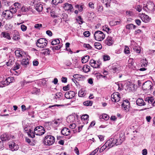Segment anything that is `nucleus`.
Segmentation results:
<instances>
[{
	"label": "nucleus",
	"instance_id": "1",
	"mask_svg": "<svg viewBox=\"0 0 155 155\" xmlns=\"http://www.w3.org/2000/svg\"><path fill=\"white\" fill-rule=\"evenodd\" d=\"M111 144L113 147L115 145L117 146L120 145L125 140V136L122 134L115 137L114 138H111L109 139Z\"/></svg>",
	"mask_w": 155,
	"mask_h": 155
},
{
	"label": "nucleus",
	"instance_id": "2",
	"mask_svg": "<svg viewBox=\"0 0 155 155\" xmlns=\"http://www.w3.org/2000/svg\"><path fill=\"white\" fill-rule=\"evenodd\" d=\"M55 141L54 137L51 135L45 136L44 139V143L46 145L50 146L53 144Z\"/></svg>",
	"mask_w": 155,
	"mask_h": 155
},
{
	"label": "nucleus",
	"instance_id": "3",
	"mask_svg": "<svg viewBox=\"0 0 155 155\" xmlns=\"http://www.w3.org/2000/svg\"><path fill=\"white\" fill-rule=\"evenodd\" d=\"M142 88L143 90L147 92H149L153 89V84L151 81H148L145 82L142 86Z\"/></svg>",
	"mask_w": 155,
	"mask_h": 155
},
{
	"label": "nucleus",
	"instance_id": "4",
	"mask_svg": "<svg viewBox=\"0 0 155 155\" xmlns=\"http://www.w3.org/2000/svg\"><path fill=\"white\" fill-rule=\"evenodd\" d=\"M47 41L45 38H41L38 39L36 42L37 46L41 48L45 47L47 45Z\"/></svg>",
	"mask_w": 155,
	"mask_h": 155
},
{
	"label": "nucleus",
	"instance_id": "5",
	"mask_svg": "<svg viewBox=\"0 0 155 155\" xmlns=\"http://www.w3.org/2000/svg\"><path fill=\"white\" fill-rule=\"evenodd\" d=\"M94 37L96 40L99 41L103 40L105 36L104 34L102 31H97L95 32Z\"/></svg>",
	"mask_w": 155,
	"mask_h": 155
},
{
	"label": "nucleus",
	"instance_id": "6",
	"mask_svg": "<svg viewBox=\"0 0 155 155\" xmlns=\"http://www.w3.org/2000/svg\"><path fill=\"white\" fill-rule=\"evenodd\" d=\"M35 134L37 135H41L45 132V130L44 127L41 126L36 127L34 130Z\"/></svg>",
	"mask_w": 155,
	"mask_h": 155
},
{
	"label": "nucleus",
	"instance_id": "7",
	"mask_svg": "<svg viewBox=\"0 0 155 155\" xmlns=\"http://www.w3.org/2000/svg\"><path fill=\"white\" fill-rule=\"evenodd\" d=\"M111 98L112 101L114 102H118L120 99V94L118 92H115L111 95Z\"/></svg>",
	"mask_w": 155,
	"mask_h": 155
},
{
	"label": "nucleus",
	"instance_id": "8",
	"mask_svg": "<svg viewBox=\"0 0 155 155\" xmlns=\"http://www.w3.org/2000/svg\"><path fill=\"white\" fill-rule=\"evenodd\" d=\"M112 147V145L111 144V143L109 140L105 143L101 148L99 150V152L101 153L104 151L107 147H108L107 150H108L109 148Z\"/></svg>",
	"mask_w": 155,
	"mask_h": 155
},
{
	"label": "nucleus",
	"instance_id": "9",
	"mask_svg": "<svg viewBox=\"0 0 155 155\" xmlns=\"http://www.w3.org/2000/svg\"><path fill=\"white\" fill-rule=\"evenodd\" d=\"M154 4L152 2H150V4L149 3H148V5L144 6L143 8V10L148 12L150 11L154 10Z\"/></svg>",
	"mask_w": 155,
	"mask_h": 155
},
{
	"label": "nucleus",
	"instance_id": "10",
	"mask_svg": "<svg viewBox=\"0 0 155 155\" xmlns=\"http://www.w3.org/2000/svg\"><path fill=\"white\" fill-rule=\"evenodd\" d=\"M63 8L65 10L67 11L69 13L73 10V8L72 5L67 3H66L64 5Z\"/></svg>",
	"mask_w": 155,
	"mask_h": 155
},
{
	"label": "nucleus",
	"instance_id": "11",
	"mask_svg": "<svg viewBox=\"0 0 155 155\" xmlns=\"http://www.w3.org/2000/svg\"><path fill=\"white\" fill-rule=\"evenodd\" d=\"M111 70L114 73L119 72L121 70L120 66L117 64H113L111 66Z\"/></svg>",
	"mask_w": 155,
	"mask_h": 155
},
{
	"label": "nucleus",
	"instance_id": "12",
	"mask_svg": "<svg viewBox=\"0 0 155 155\" xmlns=\"http://www.w3.org/2000/svg\"><path fill=\"white\" fill-rule=\"evenodd\" d=\"M75 95V93L73 91H69L65 94V97L67 99H71L73 98Z\"/></svg>",
	"mask_w": 155,
	"mask_h": 155
},
{
	"label": "nucleus",
	"instance_id": "13",
	"mask_svg": "<svg viewBox=\"0 0 155 155\" xmlns=\"http://www.w3.org/2000/svg\"><path fill=\"white\" fill-rule=\"evenodd\" d=\"M12 137V136L10 134H4L1 136V139L2 141H3L9 140Z\"/></svg>",
	"mask_w": 155,
	"mask_h": 155
},
{
	"label": "nucleus",
	"instance_id": "14",
	"mask_svg": "<svg viewBox=\"0 0 155 155\" xmlns=\"http://www.w3.org/2000/svg\"><path fill=\"white\" fill-rule=\"evenodd\" d=\"M114 43L112 37L108 36L105 41V43L108 46L111 45Z\"/></svg>",
	"mask_w": 155,
	"mask_h": 155
},
{
	"label": "nucleus",
	"instance_id": "15",
	"mask_svg": "<svg viewBox=\"0 0 155 155\" xmlns=\"http://www.w3.org/2000/svg\"><path fill=\"white\" fill-rule=\"evenodd\" d=\"M2 15L8 18H12L13 17V15L10 10H6L3 12Z\"/></svg>",
	"mask_w": 155,
	"mask_h": 155
},
{
	"label": "nucleus",
	"instance_id": "16",
	"mask_svg": "<svg viewBox=\"0 0 155 155\" xmlns=\"http://www.w3.org/2000/svg\"><path fill=\"white\" fill-rule=\"evenodd\" d=\"M121 105L124 110H126L130 107V103L128 100H124Z\"/></svg>",
	"mask_w": 155,
	"mask_h": 155
},
{
	"label": "nucleus",
	"instance_id": "17",
	"mask_svg": "<svg viewBox=\"0 0 155 155\" xmlns=\"http://www.w3.org/2000/svg\"><path fill=\"white\" fill-rule=\"evenodd\" d=\"M141 19L145 23H148L150 21V18L147 15L143 14L141 17Z\"/></svg>",
	"mask_w": 155,
	"mask_h": 155
},
{
	"label": "nucleus",
	"instance_id": "18",
	"mask_svg": "<svg viewBox=\"0 0 155 155\" xmlns=\"http://www.w3.org/2000/svg\"><path fill=\"white\" fill-rule=\"evenodd\" d=\"M70 132V130L66 127L64 128L61 131L62 134L65 136H68L69 135Z\"/></svg>",
	"mask_w": 155,
	"mask_h": 155
},
{
	"label": "nucleus",
	"instance_id": "19",
	"mask_svg": "<svg viewBox=\"0 0 155 155\" xmlns=\"http://www.w3.org/2000/svg\"><path fill=\"white\" fill-rule=\"evenodd\" d=\"M15 54L16 56L18 57H23L24 54L25 55V53L20 50H16L15 51Z\"/></svg>",
	"mask_w": 155,
	"mask_h": 155
},
{
	"label": "nucleus",
	"instance_id": "20",
	"mask_svg": "<svg viewBox=\"0 0 155 155\" xmlns=\"http://www.w3.org/2000/svg\"><path fill=\"white\" fill-rule=\"evenodd\" d=\"M137 104L139 106H142L146 104L143 99L141 98H138L136 101Z\"/></svg>",
	"mask_w": 155,
	"mask_h": 155
},
{
	"label": "nucleus",
	"instance_id": "21",
	"mask_svg": "<svg viewBox=\"0 0 155 155\" xmlns=\"http://www.w3.org/2000/svg\"><path fill=\"white\" fill-rule=\"evenodd\" d=\"M14 34L13 35V39L15 40H17L19 39L20 38L19 37V34L18 32L16 30L14 31Z\"/></svg>",
	"mask_w": 155,
	"mask_h": 155
},
{
	"label": "nucleus",
	"instance_id": "22",
	"mask_svg": "<svg viewBox=\"0 0 155 155\" xmlns=\"http://www.w3.org/2000/svg\"><path fill=\"white\" fill-rule=\"evenodd\" d=\"M28 57V56H26V57H25V58H23L21 62V64L23 65H27L28 64L29 59Z\"/></svg>",
	"mask_w": 155,
	"mask_h": 155
},
{
	"label": "nucleus",
	"instance_id": "23",
	"mask_svg": "<svg viewBox=\"0 0 155 155\" xmlns=\"http://www.w3.org/2000/svg\"><path fill=\"white\" fill-rule=\"evenodd\" d=\"M36 9L38 12H40L43 9V5H42L40 3H38L36 4V6H35Z\"/></svg>",
	"mask_w": 155,
	"mask_h": 155
},
{
	"label": "nucleus",
	"instance_id": "24",
	"mask_svg": "<svg viewBox=\"0 0 155 155\" xmlns=\"http://www.w3.org/2000/svg\"><path fill=\"white\" fill-rule=\"evenodd\" d=\"M23 126L25 131L28 134V135L31 134L32 131H33L32 130L29 129V130H28L29 127L28 126H25L24 125H23Z\"/></svg>",
	"mask_w": 155,
	"mask_h": 155
},
{
	"label": "nucleus",
	"instance_id": "25",
	"mask_svg": "<svg viewBox=\"0 0 155 155\" xmlns=\"http://www.w3.org/2000/svg\"><path fill=\"white\" fill-rule=\"evenodd\" d=\"M1 35L3 37L6 38L8 40H10L11 39L9 34L7 32H2L1 34Z\"/></svg>",
	"mask_w": 155,
	"mask_h": 155
},
{
	"label": "nucleus",
	"instance_id": "26",
	"mask_svg": "<svg viewBox=\"0 0 155 155\" xmlns=\"http://www.w3.org/2000/svg\"><path fill=\"white\" fill-rule=\"evenodd\" d=\"M86 91L81 89L79 91L78 96L81 97H84L86 95Z\"/></svg>",
	"mask_w": 155,
	"mask_h": 155
},
{
	"label": "nucleus",
	"instance_id": "27",
	"mask_svg": "<svg viewBox=\"0 0 155 155\" xmlns=\"http://www.w3.org/2000/svg\"><path fill=\"white\" fill-rule=\"evenodd\" d=\"M101 2L104 4L106 7H107L110 6V4L111 2V0H101Z\"/></svg>",
	"mask_w": 155,
	"mask_h": 155
},
{
	"label": "nucleus",
	"instance_id": "28",
	"mask_svg": "<svg viewBox=\"0 0 155 155\" xmlns=\"http://www.w3.org/2000/svg\"><path fill=\"white\" fill-rule=\"evenodd\" d=\"M89 58V57L88 55H86L84 57L82 58L81 61L83 63H86Z\"/></svg>",
	"mask_w": 155,
	"mask_h": 155
},
{
	"label": "nucleus",
	"instance_id": "29",
	"mask_svg": "<svg viewBox=\"0 0 155 155\" xmlns=\"http://www.w3.org/2000/svg\"><path fill=\"white\" fill-rule=\"evenodd\" d=\"M83 70L84 72L87 73L90 70V67L87 65H84L83 66Z\"/></svg>",
	"mask_w": 155,
	"mask_h": 155
},
{
	"label": "nucleus",
	"instance_id": "30",
	"mask_svg": "<svg viewBox=\"0 0 155 155\" xmlns=\"http://www.w3.org/2000/svg\"><path fill=\"white\" fill-rule=\"evenodd\" d=\"M145 101H147L149 104H152H152L153 103L154 100L152 97H146L145 99Z\"/></svg>",
	"mask_w": 155,
	"mask_h": 155
},
{
	"label": "nucleus",
	"instance_id": "31",
	"mask_svg": "<svg viewBox=\"0 0 155 155\" xmlns=\"http://www.w3.org/2000/svg\"><path fill=\"white\" fill-rule=\"evenodd\" d=\"M103 30L106 31L108 34L110 33L111 32L110 29L108 27V26L107 25H105L103 27Z\"/></svg>",
	"mask_w": 155,
	"mask_h": 155
},
{
	"label": "nucleus",
	"instance_id": "32",
	"mask_svg": "<svg viewBox=\"0 0 155 155\" xmlns=\"http://www.w3.org/2000/svg\"><path fill=\"white\" fill-rule=\"evenodd\" d=\"M63 0H52V3L55 5H57L59 3L63 2Z\"/></svg>",
	"mask_w": 155,
	"mask_h": 155
},
{
	"label": "nucleus",
	"instance_id": "33",
	"mask_svg": "<svg viewBox=\"0 0 155 155\" xmlns=\"http://www.w3.org/2000/svg\"><path fill=\"white\" fill-rule=\"evenodd\" d=\"M84 105L86 106H91L92 104V102L91 101H87L83 102Z\"/></svg>",
	"mask_w": 155,
	"mask_h": 155
},
{
	"label": "nucleus",
	"instance_id": "34",
	"mask_svg": "<svg viewBox=\"0 0 155 155\" xmlns=\"http://www.w3.org/2000/svg\"><path fill=\"white\" fill-rule=\"evenodd\" d=\"M147 61L146 59H142L141 60V64L142 66L146 67L147 65Z\"/></svg>",
	"mask_w": 155,
	"mask_h": 155
},
{
	"label": "nucleus",
	"instance_id": "35",
	"mask_svg": "<svg viewBox=\"0 0 155 155\" xmlns=\"http://www.w3.org/2000/svg\"><path fill=\"white\" fill-rule=\"evenodd\" d=\"M62 94L61 93L59 92L55 94L54 96V98L57 99L60 98L62 96Z\"/></svg>",
	"mask_w": 155,
	"mask_h": 155
},
{
	"label": "nucleus",
	"instance_id": "36",
	"mask_svg": "<svg viewBox=\"0 0 155 155\" xmlns=\"http://www.w3.org/2000/svg\"><path fill=\"white\" fill-rule=\"evenodd\" d=\"M94 46L95 48L98 49H100L102 48L101 44L99 43H95Z\"/></svg>",
	"mask_w": 155,
	"mask_h": 155
},
{
	"label": "nucleus",
	"instance_id": "37",
	"mask_svg": "<svg viewBox=\"0 0 155 155\" xmlns=\"http://www.w3.org/2000/svg\"><path fill=\"white\" fill-rule=\"evenodd\" d=\"M60 43V40L58 39H54L51 42V44L52 45H54L58 44Z\"/></svg>",
	"mask_w": 155,
	"mask_h": 155
},
{
	"label": "nucleus",
	"instance_id": "38",
	"mask_svg": "<svg viewBox=\"0 0 155 155\" xmlns=\"http://www.w3.org/2000/svg\"><path fill=\"white\" fill-rule=\"evenodd\" d=\"M20 68V65L18 63L16 62L15 65H14V67L13 68V70L14 71H15L16 70Z\"/></svg>",
	"mask_w": 155,
	"mask_h": 155
},
{
	"label": "nucleus",
	"instance_id": "39",
	"mask_svg": "<svg viewBox=\"0 0 155 155\" xmlns=\"http://www.w3.org/2000/svg\"><path fill=\"white\" fill-rule=\"evenodd\" d=\"M61 119H58L56 120H55L54 121V123L57 126H58L61 122Z\"/></svg>",
	"mask_w": 155,
	"mask_h": 155
},
{
	"label": "nucleus",
	"instance_id": "40",
	"mask_svg": "<svg viewBox=\"0 0 155 155\" xmlns=\"http://www.w3.org/2000/svg\"><path fill=\"white\" fill-rule=\"evenodd\" d=\"M50 14L51 17L53 18H55L57 17V15L53 11H51L50 12Z\"/></svg>",
	"mask_w": 155,
	"mask_h": 155
},
{
	"label": "nucleus",
	"instance_id": "41",
	"mask_svg": "<svg viewBox=\"0 0 155 155\" xmlns=\"http://www.w3.org/2000/svg\"><path fill=\"white\" fill-rule=\"evenodd\" d=\"M10 11L13 15V14L17 12V8H14L13 7H11L10 8Z\"/></svg>",
	"mask_w": 155,
	"mask_h": 155
},
{
	"label": "nucleus",
	"instance_id": "42",
	"mask_svg": "<svg viewBox=\"0 0 155 155\" xmlns=\"http://www.w3.org/2000/svg\"><path fill=\"white\" fill-rule=\"evenodd\" d=\"M124 52L126 54H128L130 53V49L126 45L125 46Z\"/></svg>",
	"mask_w": 155,
	"mask_h": 155
},
{
	"label": "nucleus",
	"instance_id": "43",
	"mask_svg": "<svg viewBox=\"0 0 155 155\" xmlns=\"http://www.w3.org/2000/svg\"><path fill=\"white\" fill-rule=\"evenodd\" d=\"M42 25L40 24H36L34 26L35 28L38 29H40V28H42Z\"/></svg>",
	"mask_w": 155,
	"mask_h": 155
},
{
	"label": "nucleus",
	"instance_id": "44",
	"mask_svg": "<svg viewBox=\"0 0 155 155\" xmlns=\"http://www.w3.org/2000/svg\"><path fill=\"white\" fill-rule=\"evenodd\" d=\"M89 117V116L87 114H85L84 115H83L81 117V119L82 120H87V119Z\"/></svg>",
	"mask_w": 155,
	"mask_h": 155
},
{
	"label": "nucleus",
	"instance_id": "45",
	"mask_svg": "<svg viewBox=\"0 0 155 155\" xmlns=\"http://www.w3.org/2000/svg\"><path fill=\"white\" fill-rule=\"evenodd\" d=\"M134 50L136 51L137 53H140L141 51V49L139 47H135L133 48Z\"/></svg>",
	"mask_w": 155,
	"mask_h": 155
},
{
	"label": "nucleus",
	"instance_id": "46",
	"mask_svg": "<svg viewBox=\"0 0 155 155\" xmlns=\"http://www.w3.org/2000/svg\"><path fill=\"white\" fill-rule=\"evenodd\" d=\"M94 65V67H92L94 68H99L100 67V65L101 64V63L99 62L98 61H95V63Z\"/></svg>",
	"mask_w": 155,
	"mask_h": 155
},
{
	"label": "nucleus",
	"instance_id": "47",
	"mask_svg": "<svg viewBox=\"0 0 155 155\" xmlns=\"http://www.w3.org/2000/svg\"><path fill=\"white\" fill-rule=\"evenodd\" d=\"M14 8H17V10L21 7V5L20 3H15L14 4Z\"/></svg>",
	"mask_w": 155,
	"mask_h": 155
},
{
	"label": "nucleus",
	"instance_id": "48",
	"mask_svg": "<svg viewBox=\"0 0 155 155\" xmlns=\"http://www.w3.org/2000/svg\"><path fill=\"white\" fill-rule=\"evenodd\" d=\"M7 79L9 84L13 82L14 81V79L13 77H9L7 78Z\"/></svg>",
	"mask_w": 155,
	"mask_h": 155
},
{
	"label": "nucleus",
	"instance_id": "49",
	"mask_svg": "<svg viewBox=\"0 0 155 155\" xmlns=\"http://www.w3.org/2000/svg\"><path fill=\"white\" fill-rule=\"evenodd\" d=\"M61 46H60V45H57L56 46H53L52 47V49L53 50H58L61 48Z\"/></svg>",
	"mask_w": 155,
	"mask_h": 155
},
{
	"label": "nucleus",
	"instance_id": "50",
	"mask_svg": "<svg viewBox=\"0 0 155 155\" xmlns=\"http://www.w3.org/2000/svg\"><path fill=\"white\" fill-rule=\"evenodd\" d=\"M102 118L105 120H108L109 118V117L106 114H104L102 115Z\"/></svg>",
	"mask_w": 155,
	"mask_h": 155
},
{
	"label": "nucleus",
	"instance_id": "51",
	"mask_svg": "<svg viewBox=\"0 0 155 155\" xmlns=\"http://www.w3.org/2000/svg\"><path fill=\"white\" fill-rule=\"evenodd\" d=\"M45 50V51L42 52V54H50V51L49 49H46Z\"/></svg>",
	"mask_w": 155,
	"mask_h": 155
},
{
	"label": "nucleus",
	"instance_id": "52",
	"mask_svg": "<svg viewBox=\"0 0 155 155\" xmlns=\"http://www.w3.org/2000/svg\"><path fill=\"white\" fill-rule=\"evenodd\" d=\"M15 143L14 142H12L9 145V148L11 149L12 151H13V147L15 145Z\"/></svg>",
	"mask_w": 155,
	"mask_h": 155
},
{
	"label": "nucleus",
	"instance_id": "53",
	"mask_svg": "<svg viewBox=\"0 0 155 155\" xmlns=\"http://www.w3.org/2000/svg\"><path fill=\"white\" fill-rule=\"evenodd\" d=\"M21 28L22 31H25L27 28V27L24 25H22L21 26Z\"/></svg>",
	"mask_w": 155,
	"mask_h": 155
},
{
	"label": "nucleus",
	"instance_id": "54",
	"mask_svg": "<svg viewBox=\"0 0 155 155\" xmlns=\"http://www.w3.org/2000/svg\"><path fill=\"white\" fill-rule=\"evenodd\" d=\"M132 24H128L126 26V28L129 30L132 29Z\"/></svg>",
	"mask_w": 155,
	"mask_h": 155
},
{
	"label": "nucleus",
	"instance_id": "55",
	"mask_svg": "<svg viewBox=\"0 0 155 155\" xmlns=\"http://www.w3.org/2000/svg\"><path fill=\"white\" fill-rule=\"evenodd\" d=\"M2 81V84H3L5 86V85H8L9 84V83L8 82V80H7V78H6L5 80H3Z\"/></svg>",
	"mask_w": 155,
	"mask_h": 155
},
{
	"label": "nucleus",
	"instance_id": "56",
	"mask_svg": "<svg viewBox=\"0 0 155 155\" xmlns=\"http://www.w3.org/2000/svg\"><path fill=\"white\" fill-rule=\"evenodd\" d=\"M97 10L98 12H102L103 10V7L102 6L98 5L97 7Z\"/></svg>",
	"mask_w": 155,
	"mask_h": 155
},
{
	"label": "nucleus",
	"instance_id": "57",
	"mask_svg": "<svg viewBox=\"0 0 155 155\" xmlns=\"http://www.w3.org/2000/svg\"><path fill=\"white\" fill-rule=\"evenodd\" d=\"M84 35L86 37H88L90 34V32L89 31H86L84 32Z\"/></svg>",
	"mask_w": 155,
	"mask_h": 155
},
{
	"label": "nucleus",
	"instance_id": "58",
	"mask_svg": "<svg viewBox=\"0 0 155 155\" xmlns=\"http://www.w3.org/2000/svg\"><path fill=\"white\" fill-rule=\"evenodd\" d=\"M104 60V61L109 60L110 59V57L108 55H104L103 58Z\"/></svg>",
	"mask_w": 155,
	"mask_h": 155
},
{
	"label": "nucleus",
	"instance_id": "59",
	"mask_svg": "<svg viewBox=\"0 0 155 155\" xmlns=\"http://www.w3.org/2000/svg\"><path fill=\"white\" fill-rule=\"evenodd\" d=\"M21 10L22 12H26L28 11V8L25 6H23L21 8Z\"/></svg>",
	"mask_w": 155,
	"mask_h": 155
},
{
	"label": "nucleus",
	"instance_id": "60",
	"mask_svg": "<svg viewBox=\"0 0 155 155\" xmlns=\"http://www.w3.org/2000/svg\"><path fill=\"white\" fill-rule=\"evenodd\" d=\"M84 47L89 49H91L92 48L91 47L89 44H84Z\"/></svg>",
	"mask_w": 155,
	"mask_h": 155
},
{
	"label": "nucleus",
	"instance_id": "61",
	"mask_svg": "<svg viewBox=\"0 0 155 155\" xmlns=\"http://www.w3.org/2000/svg\"><path fill=\"white\" fill-rule=\"evenodd\" d=\"M95 61L94 60H91L90 61V64L91 67H94Z\"/></svg>",
	"mask_w": 155,
	"mask_h": 155
},
{
	"label": "nucleus",
	"instance_id": "62",
	"mask_svg": "<svg viewBox=\"0 0 155 155\" xmlns=\"http://www.w3.org/2000/svg\"><path fill=\"white\" fill-rule=\"evenodd\" d=\"M135 21L136 24L137 25H138V26L140 25L141 22L140 20L138 19H136L135 20Z\"/></svg>",
	"mask_w": 155,
	"mask_h": 155
},
{
	"label": "nucleus",
	"instance_id": "63",
	"mask_svg": "<svg viewBox=\"0 0 155 155\" xmlns=\"http://www.w3.org/2000/svg\"><path fill=\"white\" fill-rule=\"evenodd\" d=\"M96 77L97 79H99L101 76H103V75H101L100 73H98L95 74Z\"/></svg>",
	"mask_w": 155,
	"mask_h": 155
},
{
	"label": "nucleus",
	"instance_id": "64",
	"mask_svg": "<svg viewBox=\"0 0 155 155\" xmlns=\"http://www.w3.org/2000/svg\"><path fill=\"white\" fill-rule=\"evenodd\" d=\"M147 150L146 149H144L142 151V154L143 155H147Z\"/></svg>",
	"mask_w": 155,
	"mask_h": 155
}]
</instances>
